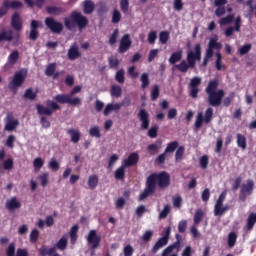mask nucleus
<instances>
[{"mask_svg":"<svg viewBox=\"0 0 256 256\" xmlns=\"http://www.w3.org/2000/svg\"><path fill=\"white\" fill-rule=\"evenodd\" d=\"M58 103H61L62 105H65V103H68V105H72V107H77V105H81V98L79 97L71 98L70 94H58L54 97V101L52 100L46 101L47 107L41 104H36L37 114L45 115L46 117H51V115H53L55 111L61 110V106Z\"/></svg>","mask_w":256,"mask_h":256,"instance_id":"nucleus-1","label":"nucleus"},{"mask_svg":"<svg viewBox=\"0 0 256 256\" xmlns=\"http://www.w3.org/2000/svg\"><path fill=\"white\" fill-rule=\"evenodd\" d=\"M157 185L159 189H167L171 185V175L166 171L150 174L146 179V187L138 197L139 201H145L147 197H151L155 193Z\"/></svg>","mask_w":256,"mask_h":256,"instance_id":"nucleus-2","label":"nucleus"},{"mask_svg":"<svg viewBox=\"0 0 256 256\" xmlns=\"http://www.w3.org/2000/svg\"><path fill=\"white\" fill-rule=\"evenodd\" d=\"M201 55V43H197L194 46V51H188L186 54V60H182L179 64L175 65V69L180 73H187L189 69H195L197 61H201Z\"/></svg>","mask_w":256,"mask_h":256,"instance_id":"nucleus-3","label":"nucleus"},{"mask_svg":"<svg viewBox=\"0 0 256 256\" xmlns=\"http://www.w3.org/2000/svg\"><path fill=\"white\" fill-rule=\"evenodd\" d=\"M219 89V80H210L207 87L205 88V93L207 95V103L210 107H220L223 103V97H225V90Z\"/></svg>","mask_w":256,"mask_h":256,"instance_id":"nucleus-4","label":"nucleus"},{"mask_svg":"<svg viewBox=\"0 0 256 256\" xmlns=\"http://www.w3.org/2000/svg\"><path fill=\"white\" fill-rule=\"evenodd\" d=\"M88 25L89 19L78 11H73L70 18H64V27L68 31H73L75 27H78L79 31H83Z\"/></svg>","mask_w":256,"mask_h":256,"instance_id":"nucleus-5","label":"nucleus"},{"mask_svg":"<svg viewBox=\"0 0 256 256\" xmlns=\"http://www.w3.org/2000/svg\"><path fill=\"white\" fill-rule=\"evenodd\" d=\"M213 121V108L209 107L206 109L204 116L203 112H198L196 116V120L194 123L195 131L198 132L201 127H203V123L209 125V123Z\"/></svg>","mask_w":256,"mask_h":256,"instance_id":"nucleus-6","label":"nucleus"},{"mask_svg":"<svg viewBox=\"0 0 256 256\" xmlns=\"http://www.w3.org/2000/svg\"><path fill=\"white\" fill-rule=\"evenodd\" d=\"M7 41L11 43L13 41L14 47H19L21 45V33L17 32L13 35V30H2L0 32V43Z\"/></svg>","mask_w":256,"mask_h":256,"instance_id":"nucleus-7","label":"nucleus"},{"mask_svg":"<svg viewBox=\"0 0 256 256\" xmlns=\"http://www.w3.org/2000/svg\"><path fill=\"white\" fill-rule=\"evenodd\" d=\"M44 23L51 33H55L56 35H61V33H63V23L55 20V18L46 17Z\"/></svg>","mask_w":256,"mask_h":256,"instance_id":"nucleus-8","label":"nucleus"},{"mask_svg":"<svg viewBox=\"0 0 256 256\" xmlns=\"http://www.w3.org/2000/svg\"><path fill=\"white\" fill-rule=\"evenodd\" d=\"M25 74L21 71L16 72L12 81L9 83L8 87L11 91H16L19 87H23L25 83Z\"/></svg>","mask_w":256,"mask_h":256,"instance_id":"nucleus-9","label":"nucleus"},{"mask_svg":"<svg viewBox=\"0 0 256 256\" xmlns=\"http://www.w3.org/2000/svg\"><path fill=\"white\" fill-rule=\"evenodd\" d=\"M201 77L195 76L190 80L189 83V95L192 97V99H197L199 97V87L201 86Z\"/></svg>","mask_w":256,"mask_h":256,"instance_id":"nucleus-10","label":"nucleus"},{"mask_svg":"<svg viewBox=\"0 0 256 256\" xmlns=\"http://www.w3.org/2000/svg\"><path fill=\"white\" fill-rule=\"evenodd\" d=\"M86 239L88 244L92 245L93 251L101 245V235L97 234V230H90Z\"/></svg>","mask_w":256,"mask_h":256,"instance_id":"nucleus-11","label":"nucleus"},{"mask_svg":"<svg viewBox=\"0 0 256 256\" xmlns=\"http://www.w3.org/2000/svg\"><path fill=\"white\" fill-rule=\"evenodd\" d=\"M5 131H15L17 127H19V120L18 119H15L12 112H9L5 119Z\"/></svg>","mask_w":256,"mask_h":256,"instance_id":"nucleus-12","label":"nucleus"},{"mask_svg":"<svg viewBox=\"0 0 256 256\" xmlns=\"http://www.w3.org/2000/svg\"><path fill=\"white\" fill-rule=\"evenodd\" d=\"M131 45H133V41H131V35L124 34L120 39V44L118 47V52L123 54L127 53L128 49H131Z\"/></svg>","mask_w":256,"mask_h":256,"instance_id":"nucleus-13","label":"nucleus"},{"mask_svg":"<svg viewBox=\"0 0 256 256\" xmlns=\"http://www.w3.org/2000/svg\"><path fill=\"white\" fill-rule=\"evenodd\" d=\"M138 119L141 121V129L147 131L151 120L149 119V113L144 108H141L138 112Z\"/></svg>","mask_w":256,"mask_h":256,"instance_id":"nucleus-14","label":"nucleus"},{"mask_svg":"<svg viewBox=\"0 0 256 256\" xmlns=\"http://www.w3.org/2000/svg\"><path fill=\"white\" fill-rule=\"evenodd\" d=\"M241 16H237L235 18V21H234V27L233 26H230V27H227L224 31V35L226 37H231L233 35V33H240L241 32Z\"/></svg>","mask_w":256,"mask_h":256,"instance_id":"nucleus-15","label":"nucleus"},{"mask_svg":"<svg viewBox=\"0 0 256 256\" xmlns=\"http://www.w3.org/2000/svg\"><path fill=\"white\" fill-rule=\"evenodd\" d=\"M39 27H41V22L37 20H32L30 23V33L29 39L30 41H37L39 39Z\"/></svg>","mask_w":256,"mask_h":256,"instance_id":"nucleus-16","label":"nucleus"},{"mask_svg":"<svg viewBox=\"0 0 256 256\" xmlns=\"http://www.w3.org/2000/svg\"><path fill=\"white\" fill-rule=\"evenodd\" d=\"M11 27H13L15 31H21L23 29V22L21 21V16L17 12H14L12 15Z\"/></svg>","mask_w":256,"mask_h":256,"instance_id":"nucleus-17","label":"nucleus"},{"mask_svg":"<svg viewBox=\"0 0 256 256\" xmlns=\"http://www.w3.org/2000/svg\"><path fill=\"white\" fill-rule=\"evenodd\" d=\"M255 189V181L248 179L246 183L242 184L240 187L241 193H246L247 195H253V190Z\"/></svg>","mask_w":256,"mask_h":256,"instance_id":"nucleus-18","label":"nucleus"},{"mask_svg":"<svg viewBox=\"0 0 256 256\" xmlns=\"http://www.w3.org/2000/svg\"><path fill=\"white\" fill-rule=\"evenodd\" d=\"M6 209L10 213H13V211H16V209H21V202L17 200V197H12L6 201Z\"/></svg>","mask_w":256,"mask_h":256,"instance_id":"nucleus-19","label":"nucleus"},{"mask_svg":"<svg viewBox=\"0 0 256 256\" xmlns=\"http://www.w3.org/2000/svg\"><path fill=\"white\" fill-rule=\"evenodd\" d=\"M79 57H81L79 46H77V43H73L68 50V59L70 61H75V59H79Z\"/></svg>","mask_w":256,"mask_h":256,"instance_id":"nucleus-20","label":"nucleus"},{"mask_svg":"<svg viewBox=\"0 0 256 256\" xmlns=\"http://www.w3.org/2000/svg\"><path fill=\"white\" fill-rule=\"evenodd\" d=\"M139 163V154L136 152L131 153L126 160H124L123 165L126 167H133Z\"/></svg>","mask_w":256,"mask_h":256,"instance_id":"nucleus-21","label":"nucleus"},{"mask_svg":"<svg viewBox=\"0 0 256 256\" xmlns=\"http://www.w3.org/2000/svg\"><path fill=\"white\" fill-rule=\"evenodd\" d=\"M221 47H223L221 43L217 42V40L215 39H211L209 41L208 48L206 49V53H208V56H213L215 53L213 50L216 49L217 51H219Z\"/></svg>","mask_w":256,"mask_h":256,"instance_id":"nucleus-22","label":"nucleus"},{"mask_svg":"<svg viewBox=\"0 0 256 256\" xmlns=\"http://www.w3.org/2000/svg\"><path fill=\"white\" fill-rule=\"evenodd\" d=\"M67 10L63 7H57V6H47L46 12L48 15H55L56 17H59V15H63Z\"/></svg>","mask_w":256,"mask_h":256,"instance_id":"nucleus-23","label":"nucleus"},{"mask_svg":"<svg viewBox=\"0 0 256 256\" xmlns=\"http://www.w3.org/2000/svg\"><path fill=\"white\" fill-rule=\"evenodd\" d=\"M67 134L70 135L72 143H79L81 140V132L73 128L67 130Z\"/></svg>","mask_w":256,"mask_h":256,"instance_id":"nucleus-24","label":"nucleus"},{"mask_svg":"<svg viewBox=\"0 0 256 256\" xmlns=\"http://www.w3.org/2000/svg\"><path fill=\"white\" fill-rule=\"evenodd\" d=\"M181 59H183V50L173 52L169 58V63L170 65H175V63H179Z\"/></svg>","mask_w":256,"mask_h":256,"instance_id":"nucleus-25","label":"nucleus"},{"mask_svg":"<svg viewBox=\"0 0 256 256\" xmlns=\"http://www.w3.org/2000/svg\"><path fill=\"white\" fill-rule=\"evenodd\" d=\"M167 243H169V240H167V237L159 238L158 241L155 243V245L152 248V253H157V251L159 249L165 247V245H167Z\"/></svg>","mask_w":256,"mask_h":256,"instance_id":"nucleus-26","label":"nucleus"},{"mask_svg":"<svg viewBox=\"0 0 256 256\" xmlns=\"http://www.w3.org/2000/svg\"><path fill=\"white\" fill-rule=\"evenodd\" d=\"M236 139L237 146L240 147L242 151H245V149H247V138H245L243 134L238 133Z\"/></svg>","mask_w":256,"mask_h":256,"instance_id":"nucleus-27","label":"nucleus"},{"mask_svg":"<svg viewBox=\"0 0 256 256\" xmlns=\"http://www.w3.org/2000/svg\"><path fill=\"white\" fill-rule=\"evenodd\" d=\"M227 211H229L228 206H223V205H219V204H215V206H214L215 217H221V215H225V213H227Z\"/></svg>","mask_w":256,"mask_h":256,"instance_id":"nucleus-28","label":"nucleus"},{"mask_svg":"<svg viewBox=\"0 0 256 256\" xmlns=\"http://www.w3.org/2000/svg\"><path fill=\"white\" fill-rule=\"evenodd\" d=\"M55 251H56L55 247L48 248L47 245H42L38 250L39 255L41 256L54 255Z\"/></svg>","mask_w":256,"mask_h":256,"instance_id":"nucleus-29","label":"nucleus"},{"mask_svg":"<svg viewBox=\"0 0 256 256\" xmlns=\"http://www.w3.org/2000/svg\"><path fill=\"white\" fill-rule=\"evenodd\" d=\"M97 185H99V176H97V174L90 175L88 177L89 189H97Z\"/></svg>","mask_w":256,"mask_h":256,"instance_id":"nucleus-30","label":"nucleus"},{"mask_svg":"<svg viewBox=\"0 0 256 256\" xmlns=\"http://www.w3.org/2000/svg\"><path fill=\"white\" fill-rule=\"evenodd\" d=\"M125 165H121L118 169L115 170L114 177L117 181H125Z\"/></svg>","mask_w":256,"mask_h":256,"instance_id":"nucleus-31","label":"nucleus"},{"mask_svg":"<svg viewBox=\"0 0 256 256\" xmlns=\"http://www.w3.org/2000/svg\"><path fill=\"white\" fill-rule=\"evenodd\" d=\"M83 11L85 15H91V13L95 11V3H93L91 0H87L84 4Z\"/></svg>","mask_w":256,"mask_h":256,"instance_id":"nucleus-32","label":"nucleus"},{"mask_svg":"<svg viewBox=\"0 0 256 256\" xmlns=\"http://www.w3.org/2000/svg\"><path fill=\"white\" fill-rule=\"evenodd\" d=\"M45 165V161L41 157H37L33 160V167L35 173H39L41 168Z\"/></svg>","mask_w":256,"mask_h":256,"instance_id":"nucleus-33","label":"nucleus"},{"mask_svg":"<svg viewBox=\"0 0 256 256\" xmlns=\"http://www.w3.org/2000/svg\"><path fill=\"white\" fill-rule=\"evenodd\" d=\"M179 149V142L178 141H172L169 142L164 150V152L167 153H175Z\"/></svg>","mask_w":256,"mask_h":256,"instance_id":"nucleus-34","label":"nucleus"},{"mask_svg":"<svg viewBox=\"0 0 256 256\" xmlns=\"http://www.w3.org/2000/svg\"><path fill=\"white\" fill-rule=\"evenodd\" d=\"M235 21V14H229L219 20V25L225 26V25H231Z\"/></svg>","mask_w":256,"mask_h":256,"instance_id":"nucleus-35","label":"nucleus"},{"mask_svg":"<svg viewBox=\"0 0 256 256\" xmlns=\"http://www.w3.org/2000/svg\"><path fill=\"white\" fill-rule=\"evenodd\" d=\"M216 62H215V67L217 69V71H225L226 67L225 65H222V61H223V55H221V52H217L216 53Z\"/></svg>","mask_w":256,"mask_h":256,"instance_id":"nucleus-36","label":"nucleus"},{"mask_svg":"<svg viewBox=\"0 0 256 256\" xmlns=\"http://www.w3.org/2000/svg\"><path fill=\"white\" fill-rule=\"evenodd\" d=\"M181 247V242L176 241L172 245L168 246L163 252L162 256H167L170 255V253H173L174 249H179Z\"/></svg>","mask_w":256,"mask_h":256,"instance_id":"nucleus-37","label":"nucleus"},{"mask_svg":"<svg viewBox=\"0 0 256 256\" xmlns=\"http://www.w3.org/2000/svg\"><path fill=\"white\" fill-rule=\"evenodd\" d=\"M55 71H57V63L53 62L46 66L45 75L47 77H53L55 74Z\"/></svg>","mask_w":256,"mask_h":256,"instance_id":"nucleus-38","label":"nucleus"},{"mask_svg":"<svg viewBox=\"0 0 256 256\" xmlns=\"http://www.w3.org/2000/svg\"><path fill=\"white\" fill-rule=\"evenodd\" d=\"M140 81H141V89H147V87H149V85H151V80H149V74L147 73H143L140 76Z\"/></svg>","mask_w":256,"mask_h":256,"instance_id":"nucleus-39","label":"nucleus"},{"mask_svg":"<svg viewBox=\"0 0 256 256\" xmlns=\"http://www.w3.org/2000/svg\"><path fill=\"white\" fill-rule=\"evenodd\" d=\"M111 96L115 97L116 99H119V97L122 95L123 90L121 89V86L119 85H113L110 90Z\"/></svg>","mask_w":256,"mask_h":256,"instance_id":"nucleus-40","label":"nucleus"},{"mask_svg":"<svg viewBox=\"0 0 256 256\" xmlns=\"http://www.w3.org/2000/svg\"><path fill=\"white\" fill-rule=\"evenodd\" d=\"M227 243H228V247L230 249H233V246L237 244V233L230 232L228 234V241H227Z\"/></svg>","mask_w":256,"mask_h":256,"instance_id":"nucleus-41","label":"nucleus"},{"mask_svg":"<svg viewBox=\"0 0 256 256\" xmlns=\"http://www.w3.org/2000/svg\"><path fill=\"white\" fill-rule=\"evenodd\" d=\"M159 149H161V142L160 144H150L147 146V152L149 155H157V153H159Z\"/></svg>","mask_w":256,"mask_h":256,"instance_id":"nucleus-42","label":"nucleus"},{"mask_svg":"<svg viewBox=\"0 0 256 256\" xmlns=\"http://www.w3.org/2000/svg\"><path fill=\"white\" fill-rule=\"evenodd\" d=\"M38 181H40V184L42 187H47L49 185V173L45 172L38 176Z\"/></svg>","mask_w":256,"mask_h":256,"instance_id":"nucleus-43","label":"nucleus"},{"mask_svg":"<svg viewBox=\"0 0 256 256\" xmlns=\"http://www.w3.org/2000/svg\"><path fill=\"white\" fill-rule=\"evenodd\" d=\"M23 98L29 99L30 101H35L37 99V93L33 92V88H28L26 89Z\"/></svg>","mask_w":256,"mask_h":256,"instance_id":"nucleus-44","label":"nucleus"},{"mask_svg":"<svg viewBox=\"0 0 256 256\" xmlns=\"http://www.w3.org/2000/svg\"><path fill=\"white\" fill-rule=\"evenodd\" d=\"M203 217H205V213L203 210L198 209L194 214V224L199 225L203 221Z\"/></svg>","mask_w":256,"mask_h":256,"instance_id":"nucleus-45","label":"nucleus"},{"mask_svg":"<svg viewBox=\"0 0 256 256\" xmlns=\"http://www.w3.org/2000/svg\"><path fill=\"white\" fill-rule=\"evenodd\" d=\"M67 245H69V242L65 237L60 238L56 243V247L59 249V251H65V249H67Z\"/></svg>","mask_w":256,"mask_h":256,"instance_id":"nucleus-46","label":"nucleus"},{"mask_svg":"<svg viewBox=\"0 0 256 256\" xmlns=\"http://www.w3.org/2000/svg\"><path fill=\"white\" fill-rule=\"evenodd\" d=\"M19 61V51L14 50L9 56H8V62L10 65H15Z\"/></svg>","mask_w":256,"mask_h":256,"instance_id":"nucleus-47","label":"nucleus"},{"mask_svg":"<svg viewBox=\"0 0 256 256\" xmlns=\"http://www.w3.org/2000/svg\"><path fill=\"white\" fill-rule=\"evenodd\" d=\"M90 137H96V139H101V129H99V126H93L89 130Z\"/></svg>","mask_w":256,"mask_h":256,"instance_id":"nucleus-48","label":"nucleus"},{"mask_svg":"<svg viewBox=\"0 0 256 256\" xmlns=\"http://www.w3.org/2000/svg\"><path fill=\"white\" fill-rule=\"evenodd\" d=\"M169 31H162L159 34V41L162 45H167V42L169 41Z\"/></svg>","mask_w":256,"mask_h":256,"instance_id":"nucleus-49","label":"nucleus"},{"mask_svg":"<svg viewBox=\"0 0 256 256\" xmlns=\"http://www.w3.org/2000/svg\"><path fill=\"white\" fill-rule=\"evenodd\" d=\"M77 231H79V226L74 225L71 227L70 230V239H71V243H76L77 241Z\"/></svg>","mask_w":256,"mask_h":256,"instance_id":"nucleus-50","label":"nucleus"},{"mask_svg":"<svg viewBox=\"0 0 256 256\" xmlns=\"http://www.w3.org/2000/svg\"><path fill=\"white\" fill-rule=\"evenodd\" d=\"M160 91H159V85H154L151 90V101H157L159 99Z\"/></svg>","mask_w":256,"mask_h":256,"instance_id":"nucleus-51","label":"nucleus"},{"mask_svg":"<svg viewBox=\"0 0 256 256\" xmlns=\"http://www.w3.org/2000/svg\"><path fill=\"white\" fill-rule=\"evenodd\" d=\"M115 80L117 81V83H125V70L121 69L118 72H116L115 75Z\"/></svg>","mask_w":256,"mask_h":256,"instance_id":"nucleus-52","label":"nucleus"},{"mask_svg":"<svg viewBox=\"0 0 256 256\" xmlns=\"http://www.w3.org/2000/svg\"><path fill=\"white\" fill-rule=\"evenodd\" d=\"M169 213H171V206H169V204H166L159 214V219H167Z\"/></svg>","mask_w":256,"mask_h":256,"instance_id":"nucleus-53","label":"nucleus"},{"mask_svg":"<svg viewBox=\"0 0 256 256\" xmlns=\"http://www.w3.org/2000/svg\"><path fill=\"white\" fill-rule=\"evenodd\" d=\"M183 155H185V147L179 146L175 153V161H181V159H183Z\"/></svg>","mask_w":256,"mask_h":256,"instance_id":"nucleus-54","label":"nucleus"},{"mask_svg":"<svg viewBox=\"0 0 256 256\" xmlns=\"http://www.w3.org/2000/svg\"><path fill=\"white\" fill-rule=\"evenodd\" d=\"M253 45L251 44H245L242 47H240L238 49L239 55H247V53H249V51H251Z\"/></svg>","mask_w":256,"mask_h":256,"instance_id":"nucleus-55","label":"nucleus"},{"mask_svg":"<svg viewBox=\"0 0 256 256\" xmlns=\"http://www.w3.org/2000/svg\"><path fill=\"white\" fill-rule=\"evenodd\" d=\"M121 21V12L117 9H114L112 12V23L117 24Z\"/></svg>","mask_w":256,"mask_h":256,"instance_id":"nucleus-56","label":"nucleus"},{"mask_svg":"<svg viewBox=\"0 0 256 256\" xmlns=\"http://www.w3.org/2000/svg\"><path fill=\"white\" fill-rule=\"evenodd\" d=\"M119 37V29H115L113 31V33L110 35V38H109V44L110 45H115V43H117V38Z\"/></svg>","mask_w":256,"mask_h":256,"instance_id":"nucleus-57","label":"nucleus"},{"mask_svg":"<svg viewBox=\"0 0 256 256\" xmlns=\"http://www.w3.org/2000/svg\"><path fill=\"white\" fill-rule=\"evenodd\" d=\"M48 167L51 171H59V162L55 158H52L48 163Z\"/></svg>","mask_w":256,"mask_h":256,"instance_id":"nucleus-58","label":"nucleus"},{"mask_svg":"<svg viewBox=\"0 0 256 256\" xmlns=\"http://www.w3.org/2000/svg\"><path fill=\"white\" fill-rule=\"evenodd\" d=\"M39 240V230L33 229L30 233V243H37Z\"/></svg>","mask_w":256,"mask_h":256,"instance_id":"nucleus-59","label":"nucleus"},{"mask_svg":"<svg viewBox=\"0 0 256 256\" xmlns=\"http://www.w3.org/2000/svg\"><path fill=\"white\" fill-rule=\"evenodd\" d=\"M13 165H14V162L12 158H8L3 163V169H5V171H11V169H13Z\"/></svg>","mask_w":256,"mask_h":256,"instance_id":"nucleus-60","label":"nucleus"},{"mask_svg":"<svg viewBox=\"0 0 256 256\" xmlns=\"http://www.w3.org/2000/svg\"><path fill=\"white\" fill-rule=\"evenodd\" d=\"M110 69H117L119 67V59L110 57L108 59Z\"/></svg>","mask_w":256,"mask_h":256,"instance_id":"nucleus-61","label":"nucleus"},{"mask_svg":"<svg viewBox=\"0 0 256 256\" xmlns=\"http://www.w3.org/2000/svg\"><path fill=\"white\" fill-rule=\"evenodd\" d=\"M123 253H124V256H133V253H135V249H133V246L128 244L124 247Z\"/></svg>","mask_w":256,"mask_h":256,"instance_id":"nucleus-62","label":"nucleus"},{"mask_svg":"<svg viewBox=\"0 0 256 256\" xmlns=\"http://www.w3.org/2000/svg\"><path fill=\"white\" fill-rule=\"evenodd\" d=\"M120 9L122 13H127V11H129V0H121Z\"/></svg>","mask_w":256,"mask_h":256,"instance_id":"nucleus-63","label":"nucleus"},{"mask_svg":"<svg viewBox=\"0 0 256 256\" xmlns=\"http://www.w3.org/2000/svg\"><path fill=\"white\" fill-rule=\"evenodd\" d=\"M7 256H15V243H10L7 250H6Z\"/></svg>","mask_w":256,"mask_h":256,"instance_id":"nucleus-64","label":"nucleus"}]
</instances>
